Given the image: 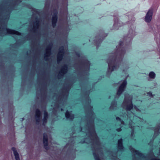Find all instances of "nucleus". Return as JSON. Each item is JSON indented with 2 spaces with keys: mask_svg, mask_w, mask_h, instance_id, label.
Masks as SVG:
<instances>
[{
  "mask_svg": "<svg viewBox=\"0 0 160 160\" xmlns=\"http://www.w3.org/2000/svg\"><path fill=\"white\" fill-rule=\"evenodd\" d=\"M52 44L48 45L46 49V52L44 54V58L46 61L48 60L51 54V50L52 47Z\"/></svg>",
  "mask_w": 160,
  "mask_h": 160,
  "instance_id": "9",
  "label": "nucleus"
},
{
  "mask_svg": "<svg viewBox=\"0 0 160 160\" xmlns=\"http://www.w3.org/2000/svg\"><path fill=\"white\" fill-rule=\"evenodd\" d=\"M70 89L69 87H67L66 88H63L62 90L63 92L61 96H58L56 94L54 95L53 98L54 99L55 98V102L56 104H57L56 107H55V108H58L62 103L63 104H64V103H66L68 95Z\"/></svg>",
  "mask_w": 160,
  "mask_h": 160,
  "instance_id": "5",
  "label": "nucleus"
},
{
  "mask_svg": "<svg viewBox=\"0 0 160 160\" xmlns=\"http://www.w3.org/2000/svg\"><path fill=\"white\" fill-rule=\"evenodd\" d=\"M130 127H131V128L132 129V132H131V136L132 137L133 134H134V129L136 128H139L138 126H132V124L130 123Z\"/></svg>",
  "mask_w": 160,
  "mask_h": 160,
  "instance_id": "24",
  "label": "nucleus"
},
{
  "mask_svg": "<svg viewBox=\"0 0 160 160\" xmlns=\"http://www.w3.org/2000/svg\"><path fill=\"white\" fill-rule=\"evenodd\" d=\"M117 103L115 101H113L111 103V106L110 107L111 109H117Z\"/></svg>",
  "mask_w": 160,
  "mask_h": 160,
  "instance_id": "23",
  "label": "nucleus"
},
{
  "mask_svg": "<svg viewBox=\"0 0 160 160\" xmlns=\"http://www.w3.org/2000/svg\"><path fill=\"white\" fill-rule=\"evenodd\" d=\"M153 9L152 8L150 9L147 12L145 18V21L147 22H150L152 19L153 14Z\"/></svg>",
  "mask_w": 160,
  "mask_h": 160,
  "instance_id": "13",
  "label": "nucleus"
},
{
  "mask_svg": "<svg viewBox=\"0 0 160 160\" xmlns=\"http://www.w3.org/2000/svg\"><path fill=\"white\" fill-rule=\"evenodd\" d=\"M61 111H63V110L62 108H61Z\"/></svg>",
  "mask_w": 160,
  "mask_h": 160,
  "instance_id": "36",
  "label": "nucleus"
},
{
  "mask_svg": "<svg viewBox=\"0 0 160 160\" xmlns=\"http://www.w3.org/2000/svg\"><path fill=\"white\" fill-rule=\"evenodd\" d=\"M103 34H101L99 35L100 38L98 36L96 37V38L98 39L96 41V44L97 46H99V45L101 43V42L103 40Z\"/></svg>",
  "mask_w": 160,
  "mask_h": 160,
  "instance_id": "20",
  "label": "nucleus"
},
{
  "mask_svg": "<svg viewBox=\"0 0 160 160\" xmlns=\"http://www.w3.org/2000/svg\"><path fill=\"white\" fill-rule=\"evenodd\" d=\"M128 38L126 39V40H127L128 42L130 41L132 38V36L131 35L128 34Z\"/></svg>",
  "mask_w": 160,
  "mask_h": 160,
  "instance_id": "27",
  "label": "nucleus"
},
{
  "mask_svg": "<svg viewBox=\"0 0 160 160\" xmlns=\"http://www.w3.org/2000/svg\"><path fill=\"white\" fill-rule=\"evenodd\" d=\"M147 93L150 96H152V93L151 92H148Z\"/></svg>",
  "mask_w": 160,
  "mask_h": 160,
  "instance_id": "29",
  "label": "nucleus"
},
{
  "mask_svg": "<svg viewBox=\"0 0 160 160\" xmlns=\"http://www.w3.org/2000/svg\"><path fill=\"white\" fill-rule=\"evenodd\" d=\"M123 25L122 22L119 21L117 18H115L114 19V23L113 25V28L115 29H118L119 27Z\"/></svg>",
  "mask_w": 160,
  "mask_h": 160,
  "instance_id": "16",
  "label": "nucleus"
},
{
  "mask_svg": "<svg viewBox=\"0 0 160 160\" xmlns=\"http://www.w3.org/2000/svg\"><path fill=\"white\" fill-rule=\"evenodd\" d=\"M132 97L128 94H126L125 95L124 101L122 104V106L124 108H125L126 110V113L123 114V117H125L126 118H130L128 111H130L132 108L133 105L132 103Z\"/></svg>",
  "mask_w": 160,
  "mask_h": 160,
  "instance_id": "7",
  "label": "nucleus"
},
{
  "mask_svg": "<svg viewBox=\"0 0 160 160\" xmlns=\"http://www.w3.org/2000/svg\"><path fill=\"white\" fill-rule=\"evenodd\" d=\"M159 127H158L157 129H155V131H157V130H158V129H159Z\"/></svg>",
  "mask_w": 160,
  "mask_h": 160,
  "instance_id": "34",
  "label": "nucleus"
},
{
  "mask_svg": "<svg viewBox=\"0 0 160 160\" xmlns=\"http://www.w3.org/2000/svg\"><path fill=\"white\" fill-rule=\"evenodd\" d=\"M12 150L13 152V153L15 157L16 160H20L19 155L15 148L12 147Z\"/></svg>",
  "mask_w": 160,
  "mask_h": 160,
  "instance_id": "22",
  "label": "nucleus"
},
{
  "mask_svg": "<svg viewBox=\"0 0 160 160\" xmlns=\"http://www.w3.org/2000/svg\"><path fill=\"white\" fill-rule=\"evenodd\" d=\"M50 5V2H46L45 3V7L46 8H48Z\"/></svg>",
  "mask_w": 160,
  "mask_h": 160,
  "instance_id": "28",
  "label": "nucleus"
},
{
  "mask_svg": "<svg viewBox=\"0 0 160 160\" xmlns=\"http://www.w3.org/2000/svg\"><path fill=\"white\" fill-rule=\"evenodd\" d=\"M116 120L118 121H119L121 124H124V122L118 117H116Z\"/></svg>",
  "mask_w": 160,
  "mask_h": 160,
  "instance_id": "26",
  "label": "nucleus"
},
{
  "mask_svg": "<svg viewBox=\"0 0 160 160\" xmlns=\"http://www.w3.org/2000/svg\"><path fill=\"white\" fill-rule=\"evenodd\" d=\"M131 113L132 114V115H133V113L132 112H131Z\"/></svg>",
  "mask_w": 160,
  "mask_h": 160,
  "instance_id": "37",
  "label": "nucleus"
},
{
  "mask_svg": "<svg viewBox=\"0 0 160 160\" xmlns=\"http://www.w3.org/2000/svg\"><path fill=\"white\" fill-rule=\"evenodd\" d=\"M124 71H125V70H123V72H124Z\"/></svg>",
  "mask_w": 160,
  "mask_h": 160,
  "instance_id": "39",
  "label": "nucleus"
},
{
  "mask_svg": "<svg viewBox=\"0 0 160 160\" xmlns=\"http://www.w3.org/2000/svg\"><path fill=\"white\" fill-rule=\"evenodd\" d=\"M123 42L120 41L119 46L116 47L117 49L113 53H110L107 62L108 69L107 75L109 76L112 72L119 67V64L125 53V48L122 47Z\"/></svg>",
  "mask_w": 160,
  "mask_h": 160,
  "instance_id": "3",
  "label": "nucleus"
},
{
  "mask_svg": "<svg viewBox=\"0 0 160 160\" xmlns=\"http://www.w3.org/2000/svg\"><path fill=\"white\" fill-rule=\"evenodd\" d=\"M127 84V82L126 79L123 80L120 85V86H119L117 91V95H118V97H119V96L124 91Z\"/></svg>",
  "mask_w": 160,
  "mask_h": 160,
  "instance_id": "10",
  "label": "nucleus"
},
{
  "mask_svg": "<svg viewBox=\"0 0 160 160\" xmlns=\"http://www.w3.org/2000/svg\"><path fill=\"white\" fill-rule=\"evenodd\" d=\"M118 151H122L123 150V147L122 145V139H119L118 141Z\"/></svg>",
  "mask_w": 160,
  "mask_h": 160,
  "instance_id": "21",
  "label": "nucleus"
},
{
  "mask_svg": "<svg viewBox=\"0 0 160 160\" xmlns=\"http://www.w3.org/2000/svg\"><path fill=\"white\" fill-rule=\"evenodd\" d=\"M90 65L89 62L85 58L79 62L76 69L78 72V76L80 80H84L87 79L89 75Z\"/></svg>",
  "mask_w": 160,
  "mask_h": 160,
  "instance_id": "4",
  "label": "nucleus"
},
{
  "mask_svg": "<svg viewBox=\"0 0 160 160\" xmlns=\"http://www.w3.org/2000/svg\"><path fill=\"white\" fill-rule=\"evenodd\" d=\"M34 11L35 13H33L32 17V21L30 23V27L29 29L33 33H37L38 32L39 26V21L38 18L39 14L38 11Z\"/></svg>",
  "mask_w": 160,
  "mask_h": 160,
  "instance_id": "6",
  "label": "nucleus"
},
{
  "mask_svg": "<svg viewBox=\"0 0 160 160\" xmlns=\"http://www.w3.org/2000/svg\"><path fill=\"white\" fill-rule=\"evenodd\" d=\"M22 0H12V2L8 5V7L3 10L2 17L1 21L2 22L1 25L3 26L2 28H0V31L1 33L6 34L7 33L12 34H16L21 35V33L17 31L7 28V23L10 14L13 10H17V7L19 4L22 2Z\"/></svg>",
  "mask_w": 160,
  "mask_h": 160,
  "instance_id": "2",
  "label": "nucleus"
},
{
  "mask_svg": "<svg viewBox=\"0 0 160 160\" xmlns=\"http://www.w3.org/2000/svg\"><path fill=\"white\" fill-rule=\"evenodd\" d=\"M149 77L152 79H154L155 77V74L153 72H151L149 74Z\"/></svg>",
  "mask_w": 160,
  "mask_h": 160,
  "instance_id": "25",
  "label": "nucleus"
},
{
  "mask_svg": "<svg viewBox=\"0 0 160 160\" xmlns=\"http://www.w3.org/2000/svg\"><path fill=\"white\" fill-rule=\"evenodd\" d=\"M87 102L89 106V110L86 117L87 119L84 121L86 125L84 127H81L80 131L84 135H86L87 137L80 142L82 143H91L92 150L95 160H100L99 156L103 154V148L95 131L94 126L95 114L93 111L92 107L89 105L91 100L87 99Z\"/></svg>",
  "mask_w": 160,
  "mask_h": 160,
  "instance_id": "1",
  "label": "nucleus"
},
{
  "mask_svg": "<svg viewBox=\"0 0 160 160\" xmlns=\"http://www.w3.org/2000/svg\"><path fill=\"white\" fill-rule=\"evenodd\" d=\"M65 116L66 118L72 121L74 118V115L71 112H69L68 110L65 113Z\"/></svg>",
  "mask_w": 160,
  "mask_h": 160,
  "instance_id": "19",
  "label": "nucleus"
},
{
  "mask_svg": "<svg viewBox=\"0 0 160 160\" xmlns=\"http://www.w3.org/2000/svg\"><path fill=\"white\" fill-rule=\"evenodd\" d=\"M68 69V66L67 64H64L62 66L58 75V78L59 79L62 78L63 75L67 72Z\"/></svg>",
  "mask_w": 160,
  "mask_h": 160,
  "instance_id": "12",
  "label": "nucleus"
},
{
  "mask_svg": "<svg viewBox=\"0 0 160 160\" xmlns=\"http://www.w3.org/2000/svg\"><path fill=\"white\" fill-rule=\"evenodd\" d=\"M129 148L132 153L134 155H137L140 158H146L147 157L146 156H145L144 154L141 153L138 151L135 150V149L133 148L131 146L129 147Z\"/></svg>",
  "mask_w": 160,
  "mask_h": 160,
  "instance_id": "14",
  "label": "nucleus"
},
{
  "mask_svg": "<svg viewBox=\"0 0 160 160\" xmlns=\"http://www.w3.org/2000/svg\"><path fill=\"white\" fill-rule=\"evenodd\" d=\"M107 36V34H105V35H104V37H105Z\"/></svg>",
  "mask_w": 160,
  "mask_h": 160,
  "instance_id": "35",
  "label": "nucleus"
},
{
  "mask_svg": "<svg viewBox=\"0 0 160 160\" xmlns=\"http://www.w3.org/2000/svg\"><path fill=\"white\" fill-rule=\"evenodd\" d=\"M46 105L44 107V118L42 120V124L44 126L47 122V119L48 118V114L47 112L46 111Z\"/></svg>",
  "mask_w": 160,
  "mask_h": 160,
  "instance_id": "18",
  "label": "nucleus"
},
{
  "mask_svg": "<svg viewBox=\"0 0 160 160\" xmlns=\"http://www.w3.org/2000/svg\"><path fill=\"white\" fill-rule=\"evenodd\" d=\"M65 5H66V7H67V6H68V4H67V0H66V1H65V4H64Z\"/></svg>",
  "mask_w": 160,
  "mask_h": 160,
  "instance_id": "31",
  "label": "nucleus"
},
{
  "mask_svg": "<svg viewBox=\"0 0 160 160\" xmlns=\"http://www.w3.org/2000/svg\"><path fill=\"white\" fill-rule=\"evenodd\" d=\"M43 143L44 145V148L46 150L49 149L48 147V140L47 135L44 133L43 134Z\"/></svg>",
  "mask_w": 160,
  "mask_h": 160,
  "instance_id": "17",
  "label": "nucleus"
},
{
  "mask_svg": "<svg viewBox=\"0 0 160 160\" xmlns=\"http://www.w3.org/2000/svg\"><path fill=\"white\" fill-rule=\"evenodd\" d=\"M86 93L87 94V95L88 96V95L89 93V91H88L86 92Z\"/></svg>",
  "mask_w": 160,
  "mask_h": 160,
  "instance_id": "33",
  "label": "nucleus"
},
{
  "mask_svg": "<svg viewBox=\"0 0 160 160\" xmlns=\"http://www.w3.org/2000/svg\"><path fill=\"white\" fill-rule=\"evenodd\" d=\"M150 160H160V159H157L155 158H152Z\"/></svg>",
  "mask_w": 160,
  "mask_h": 160,
  "instance_id": "32",
  "label": "nucleus"
},
{
  "mask_svg": "<svg viewBox=\"0 0 160 160\" xmlns=\"http://www.w3.org/2000/svg\"><path fill=\"white\" fill-rule=\"evenodd\" d=\"M41 114L40 110L37 109L35 111V119L37 124H38L39 123Z\"/></svg>",
  "mask_w": 160,
  "mask_h": 160,
  "instance_id": "15",
  "label": "nucleus"
},
{
  "mask_svg": "<svg viewBox=\"0 0 160 160\" xmlns=\"http://www.w3.org/2000/svg\"><path fill=\"white\" fill-rule=\"evenodd\" d=\"M122 129L121 128H118L116 129V130L118 132H120L121 131Z\"/></svg>",
  "mask_w": 160,
  "mask_h": 160,
  "instance_id": "30",
  "label": "nucleus"
},
{
  "mask_svg": "<svg viewBox=\"0 0 160 160\" xmlns=\"http://www.w3.org/2000/svg\"><path fill=\"white\" fill-rule=\"evenodd\" d=\"M64 54V50L63 46L60 47L58 53L57 55V62L59 64L62 60Z\"/></svg>",
  "mask_w": 160,
  "mask_h": 160,
  "instance_id": "8",
  "label": "nucleus"
},
{
  "mask_svg": "<svg viewBox=\"0 0 160 160\" xmlns=\"http://www.w3.org/2000/svg\"><path fill=\"white\" fill-rule=\"evenodd\" d=\"M1 121H0V124H1Z\"/></svg>",
  "mask_w": 160,
  "mask_h": 160,
  "instance_id": "38",
  "label": "nucleus"
},
{
  "mask_svg": "<svg viewBox=\"0 0 160 160\" xmlns=\"http://www.w3.org/2000/svg\"><path fill=\"white\" fill-rule=\"evenodd\" d=\"M58 13V10L57 9H55L53 12L52 18V27L54 28L56 25L58 20L57 15Z\"/></svg>",
  "mask_w": 160,
  "mask_h": 160,
  "instance_id": "11",
  "label": "nucleus"
}]
</instances>
